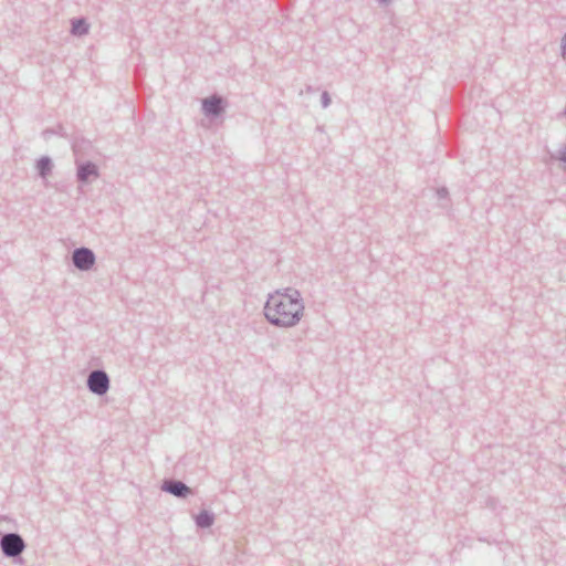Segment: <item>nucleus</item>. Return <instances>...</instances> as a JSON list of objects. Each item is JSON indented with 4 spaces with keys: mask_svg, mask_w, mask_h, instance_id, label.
<instances>
[{
    "mask_svg": "<svg viewBox=\"0 0 566 566\" xmlns=\"http://www.w3.org/2000/svg\"><path fill=\"white\" fill-rule=\"evenodd\" d=\"M90 31V24L85 18H74L71 20V33L76 36L86 35Z\"/></svg>",
    "mask_w": 566,
    "mask_h": 566,
    "instance_id": "11",
    "label": "nucleus"
},
{
    "mask_svg": "<svg viewBox=\"0 0 566 566\" xmlns=\"http://www.w3.org/2000/svg\"><path fill=\"white\" fill-rule=\"evenodd\" d=\"M331 96L327 91H324L321 95V103L324 108L328 107L331 104Z\"/></svg>",
    "mask_w": 566,
    "mask_h": 566,
    "instance_id": "13",
    "label": "nucleus"
},
{
    "mask_svg": "<svg viewBox=\"0 0 566 566\" xmlns=\"http://www.w3.org/2000/svg\"><path fill=\"white\" fill-rule=\"evenodd\" d=\"M53 167V161L49 156H41L35 161L38 176L42 179H46L52 174Z\"/></svg>",
    "mask_w": 566,
    "mask_h": 566,
    "instance_id": "9",
    "label": "nucleus"
},
{
    "mask_svg": "<svg viewBox=\"0 0 566 566\" xmlns=\"http://www.w3.org/2000/svg\"><path fill=\"white\" fill-rule=\"evenodd\" d=\"M560 48H562V56L566 61V33L562 38Z\"/></svg>",
    "mask_w": 566,
    "mask_h": 566,
    "instance_id": "15",
    "label": "nucleus"
},
{
    "mask_svg": "<svg viewBox=\"0 0 566 566\" xmlns=\"http://www.w3.org/2000/svg\"><path fill=\"white\" fill-rule=\"evenodd\" d=\"M558 160L563 161L564 164H566V146H564L563 148H560L559 150V155H558Z\"/></svg>",
    "mask_w": 566,
    "mask_h": 566,
    "instance_id": "16",
    "label": "nucleus"
},
{
    "mask_svg": "<svg viewBox=\"0 0 566 566\" xmlns=\"http://www.w3.org/2000/svg\"><path fill=\"white\" fill-rule=\"evenodd\" d=\"M69 140L71 143V148L74 154L75 161L77 159L82 160V158L87 156L93 148L92 142L81 134L71 135Z\"/></svg>",
    "mask_w": 566,
    "mask_h": 566,
    "instance_id": "8",
    "label": "nucleus"
},
{
    "mask_svg": "<svg viewBox=\"0 0 566 566\" xmlns=\"http://www.w3.org/2000/svg\"><path fill=\"white\" fill-rule=\"evenodd\" d=\"M226 107L227 101L218 94L202 99V112L207 117L218 118L224 113Z\"/></svg>",
    "mask_w": 566,
    "mask_h": 566,
    "instance_id": "6",
    "label": "nucleus"
},
{
    "mask_svg": "<svg viewBox=\"0 0 566 566\" xmlns=\"http://www.w3.org/2000/svg\"><path fill=\"white\" fill-rule=\"evenodd\" d=\"M57 135L63 138H70L71 135H69L63 126V124H57L55 127L45 128L42 132V137L48 140L51 136Z\"/></svg>",
    "mask_w": 566,
    "mask_h": 566,
    "instance_id": "12",
    "label": "nucleus"
},
{
    "mask_svg": "<svg viewBox=\"0 0 566 566\" xmlns=\"http://www.w3.org/2000/svg\"><path fill=\"white\" fill-rule=\"evenodd\" d=\"M304 308L301 292L287 287L283 292L277 290L269 295L264 305V315L271 325L287 328L298 324Z\"/></svg>",
    "mask_w": 566,
    "mask_h": 566,
    "instance_id": "1",
    "label": "nucleus"
},
{
    "mask_svg": "<svg viewBox=\"0 0 566 566\" xmlns=\"http://www.w3.org/2000/svg\"><path fill=\"white\" fill-rule=\"evenodd\" d=\"M109 386V376L104 369H93L88 373L86 387L92 394L96 396H104L107 394Z\"/></svg>",
    "mask_w": 566,
    "mask_h": 566,
    "instance_id": "3",
    "label": "nucleus"
},
{
    "mask_svg": "<svg viewBox=\"0 0 566 566\" xmlns=\"http://www.w3.org/2000/svg\"><path fill=\"white\" fill-rule=\"evenodd\" d=\"M71 258L74 268L82 272L92 270L96 262L94 251L86 247L75 248Z\"/></svg>",
    "mask_w": 566,
    "mask_h": 566,
    "instance_id": "4",
    "label": "nucleus"
},
{
    "mask_svg": "<svg viewBox=\"0 0 566 566\" xmlns=\"http://www.w3.org/2000/svg\"><path fill=\"white\" fill-rule=\"evenodd\" d=\"M161 491L178 499H186L192 494V490L185 482L177 479H165L161 484Z\"/></svg>",
    "mask_w": 566,
    "mask_h": 566,
    "instance_id": "7",
    "label": "nucleus"
},
{
    "mask_svg": "<svg viewBox=\"0 0 566 566\" xmlns=\"http://www.w3.org/2000/svg\"><path fill=\"white\" fill-rule=\"evenodd\" d=\"M0 547L3 556L8 558H20L27 547L23 537L18 533H6L0 538Z\"/></svg>",
    "mask_w": 566,
    "mask_h": 566,
    "instance_id": "2",
    "label": "nucleus"
},
{
    "mask_svg": "<svg viewBox=\"0 0 566 566\" xmlns=\"http://www.w3.org/2000/svg\"><path fill=\"white\" fill-rule=\"evenodd\" d=\"M306 92H307V93H312V92H313V88H312V86H311V85H308V86L306 87Z\"/></svg>",
    "mask_w": 566,
    "mask_h": 566,
    "instance_id": "18",
    "label": "nucleus"
},
{
    "mask_svg": "<svg viewBox=\"0 0 566 566\" xmlns=\"http://www.w3.org/2000/svg\"><path fill=\"white\" fill-rule=\"evenodd\" d=\"M214 514L211 511L208 510H201L196 516H195V523L198 528H209L214 523Z\"/></svg>",
    "mask_w": 566,
    "mask_h": 566,
    "instance_id": "10",
    "label": "nucleus"
},
{
    "mask_svg": "<svg viewBox=\"0 0 566 566\" xmlns=\"http://www.w3.org/2000/svg\"><path fill=\"white\" fill-rule=\"evenodd\" d=\"M438 199H447L449 197V190L446 187H440L436 191Z\"/></svg>",
    "mask_w": 566,
    "mask_h": 566,
    "instance_id": "14",
    "label": "nucleus"
},
{
    "mask_svg": "<svg viewBox=\"0 0 566 566\" xmlns=\"http://www.w3.org/2000/svg\"><path fill=\"white\" fill-rule=\"evenodd\" d=\"M76 165V181L81 185H88L93 180H96L99 177V168L98 166L91 161H82L77 159L75 161Z\"/></svg>",
    "mask_w": 566,
    "mask_h": 566,
    "instance_id": "5",
    "label": "nucleus"
},
{
    "mask_svg": "<svg viewBox=\"0 0 566 566\" xmlns=\"http://www.w3.org/2000/svg\"><path fill=\"white\" fill-rule=\"evenodd\" d=\"M391 0H378L379 3L381 4H388Z\"/></svg>",
    "mask_w": 566,
    "mask_h": 566,
    "instance_id": "17",
    "label": "nucleus"
}]
</instances>
